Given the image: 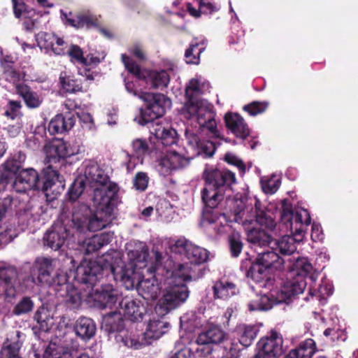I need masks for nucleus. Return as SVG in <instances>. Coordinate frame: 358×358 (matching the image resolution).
Here are the masks:
<instances>
[{"instance_id":"1","label":"nucleus","mask_w":358,"mask_h":358,"mask_svg":"<svg viewBox=\"0 0 358 358\" xmlns=\"http://www.w3.org/2000/svg\"><path fill=\"white\" fill-rule=\"evenodd\" d=\"M128 256L130 262L124 265L120 252L114 251L107 253L98 260H84L76 270L75 278L80 282L94 285L103 272L109 271L113 274L114 279L122 283L127 289L135 287L138 294L148 302L156 300L159 293L164 294V278L142 279L145 269L150 274L156 268H147L148 251L145 248L139 251H129Z\"/></svg>"},{"instance_id":"2","label":"nucleus","mask_w":358,"mask_h":358,"mask_svg":"<svg viewBox=\"0 0 358 358\" xmlns=\"http://www.w3.org/2000/svg\"><path fill=\"white\" fill-rule=\"evenodd\" d=\"M234 220L241 224L247 231V240L254 246L264 247L271 243V235L264 230L255 228L259 224L270 231H277L287 232L297 235L298 241H303L306 229L310 224V215L307 210L296 208L294 210L287 200L282 201L280 222L277 226L269 210L262 208L259 199L256 196L236 199L234 206Z\"/></svg>"},{"instance_id":"3","label":"nucleus","mask_w":358,"mask_h":358,"mask_svg":"<svg viewBox=\"0 0 358 358\" xmlns=\"http://www.w3.org/2000/svg\"><path fill=\"white\" fill-rule=\"evenodd\" d=\"M117 186L107 182L96 186L92 197L94 213L87 206L73 213V228L80 232L96 231L106 227L114 218V208L117 203Z\"/></svg>"},{"instance_id":"4","label":"nucleus","mask_w":358,"mask_h":358,"mask_svg":"<svg viewBox=\"0 0 358 358\" xmlns=\"http://www.w3.org/2000/svg\"><path fill=\"white\" fill-rule=\"evenodd\" d=\"M162 275L164 278V290L162 296L157 301L155 311L160 315H166L171 310L183 303L189 296V291L184 282L193 278V267L189 263L166 262Z\"/></svg>"},{"instance_id":"5","label":"nucleus","mask_w":358,"mask_h":358,"mask_svg":"<svg viewBox=\"0 0 358 358\" xmlns=\"http://www.w3.org/2000/svg\"><path fill=\"white\" fill-rule=\"evenodd\" d=\"M207 130L200 129L197 125L188 124L185 129V140L188 145L187 155L173 150H169L159 160L157 166V171L162 176H168L173 171L186 166L190 159L198 155L211 157L215 152L214 144L206 141L203 136Z\"/></svg>"},{"instance_id":"6","label":"nucleus","mask_w":358,"mask_h":358,"mask_svg":"<svg viewBox=\"0 0 358 358\" xmlns=\"http://www.w3.org/2000/svg\"><path fill=\"white\" fill-rule=\"evenodd\" d=\"M209 88V83L201 76L191 79L186 86L187 101L182 107V113L185 118L195 122L200 129L206 128L211 135L216 136L217 123L213 106L205 99L195 98L207 92Z\"/></svg>"},{"instance_id":"7","label":"nucleus","mask_w":358,"mask_h":358,"mask_svg":"<svg viewBox=\"0 0 358 358\" xmlns=\"http://www.w3.org/2000/svg\"><path fill=\"white\" fill-rule=\"evenodd\" d=\"M205 187L201 192L203 203L210 208L216 207L222 200L226 186L236 182L235 174L229 170L208 167L203 172Z\"/></svg>"},{"instance_id":"8","label":"nucleus","mask_w":358,"mask_h":358,"mask_svg":"<svg viewBox=\"0 0 358 358\" xmlns=\"http://www.w3.org/2000/svg\"><path fill=\"white\" fill-rule=\"evenodd\" d=\"M304 284L301 281L283 284L282 287L268 289V292L257 295L256 298L248 303L250 311L267 310L274 305L279 303H289L292 299L299 294Z\"/></svg>"},{"instance_id":"9","label":"nucleus","mask_w":358,"mask_h":358,"mask_svg":"<svg viewBox=\"0 0 358 358\" xmlns=\"http://www.w3.org/2000/svg\"><path fill=\"white\" fill-rule=\"evenodd\" d=\"M284 260L273 251L259 252L256 262H254L248 276L262 287L267 289L275 288L271 275L275 271H280L284 267Z\"/></svg>"},{"instance_id":"10","label":"nucleus","mask_w":358,"mask_h":358,"mask_svg":"<svg viewBox=\"0 0 358 358\" xmlns=\"http://www.w3.org/2000/svg\"><path fill=\"white\" fill-rule=\"evenodd\" d=\"M36 39L38 46L45 53L59 56L66 54L71 62L82 65L84 61L83 52L77 45L68 47L62 38L53 33L40 32L36 35Z\"/></svg>"},{"instance_id":"11","label":"nucleus","mask_w":358,"mask_h":358,"mask_svg":"<svg viewBox=\"0 0 358 358\" xmlns=\"http://www.w3.org/2000/svg\"><path fill=\"white\" fill-rule=\"evenodd\" d=\"M2 180L8 181L13 176V187L17 192H25L31 189H38L40 179L37 171L32 169L19 170L13 161H6L3 164Z\"/></svg>"},{"instance_id":"12","label":"nucleus","mask_w":358,"mask_h":358,"mask_svg":"<svg viewBox=\"0 0 358 358\" xmlns=\"http://www.w3.org/2000/svg\"><path fill=\"white\" fill-rule=\"evenodd\" d=\"M139 98L147 103V107L140 111V115L134 120L140 125L144 126L165 114L171 107V101L162 94H154L141 92Z\"/></svg>"},{"instance_id":"13","label":"nucleus","mask_w":358,"mask_h":358,"mask_svg":"<svg viewBox=\"0 0 358 358\" xmlns=\"http://www.w3.org/2000/svg\"><path fill=\"white\" fill-rule=\"evenodd\" d=\"M121 58L126 69L129 73L140 80H145L154 88L165 87L168 85L170 78L166 71L142 69L131 58L125 54H122Z\"/></svg>"},{"instance_id":"14","label":"nucleus","mask_w":358,"mask_h":358,"mask_svg":"<svg viewBox=\"0 0 358 358\" xmlns=\"http://www.w3.org/2000/svg\"><path fill=\"white\" fill-rule=\"evenodd\" d=\"M43 150L48 162H52L79 154L80 145L76 141L66 142L57 139L45 144Z\"/></svg>"},{"instance_id":"15","label":"nucleus","mask_w":358,"mask_h":358,"mask_svg":"<svg viewBox=\"0 0 358 358\" xmlns=\"http://www.w3.org/2000/svg\"><path fill=\"white\" fill-rule=\"evenodd\" d=\"M227 338V334L217 324L208 322L206 329L200 333L196 338V343L200 347L196 350L197 353H203L206 351L209 355L211 350L208 346L211 344H219Z\"/></svg>"},{"instance_id":"16","label":"nucleus","mask_w":358,"mask_h":358,"mask_svg":"<svg viewBox=\"0 0 358 358\" xmlns=\"http://www.w3.org/2000/svg\"><path fill=\"white\" fill-rule=\"evenodd\" d=\"M318 275V272L313 269L312 264L307 258H298L293 265L292 271L290 272L291 279H289L284 284L301 281L304 284L301 292L299 293L301 294L307 285L305 277H307L311 283H315Z\"/></svg>"},{"instance_id":"17","label":"nucleus","mask_w":358,"mask_h":358,"mask_svg":"<svg viewBox=\"0 0 358 358\" xmlns=\"http://www.w3.org/2000/svg\"><path fill=\"white\" fill-rule=\"evenodd\" d=\"M71 234L64 223L58 221L44 235V244L53 250H58L64 245Z\"/></svg>"},{"instance_id":"18","label":"nucleus","mask_w":358,"mask_h":358,"mask_svg":"<svg viewBox=\"0 0 358 358\" xmlns=\"http://www.w3.org/2000/svg\"><path fill=\"white\" fill-rule=\"evenodd\" d=\"M79 170L80 174L85 178V182L99 186L110 181L108 173L94 160H85Z\"/></svg>"},{"instance_id":"19","label":"nucleus","mask_w":358,"mask_h":358,"mask_svg":"<svg viewBox=\"0 0 358 358\" xmlns=\"http://www.w3.org/2000/svg\"><path fill=\"white\" fill-rule=\"evenodd\" d=\"M155 313L160 318L152 316L148 322L142 338L145 345H149L152 341L158 340L166 334L170 328L169 323L163 319L165 315H160L155 310Z\"/></svg>"},{"instance_id":"20","label":"nucleus","mask_w":358,"mask_h":358,"mask_svg":"<svg viewBox=\"0 0 358 358\" xmlns=\"http://www.w3.org/2000/svg\"><path fill=\"white\" fill-rule=\"evenodd\" d=\"M282 338L276 331H271L258 342L259 352L270 358H277L283 353Z\"/></svg>"},{"instance_id":"21","label":"nucleus","mask_w":358,"mask_h":358,"mask_svg":"<svg viewBox=\"0 0 358 358\" xmlns=\"http://www.w3.org/2000/svg\"><path fill=\"white\" fill-rule=\"evenodd\" d=\"M224 122L228 129L236 137L245 138L250 134V129L243 117L236 113H227Z\"/></svg>"},{"instance_id":"22","label":"nucleus","mask_w":358,"mask_h":358,"mask_svg":"<svg viewBox=\"0 0 358 358\" xmlns=\"http://www.w3.org/2000/svg\"><path fill=\"white\" fill-rule=\"evenodd\" d=\"M229 220L224 214L206 212L203 215L202 225L208 230H215L217 234L227 231Z\"/></svg>"},{"instance_id":"23","label":"nucleus","mask_w":358,"mask_h":358,"mask_svg":"<svg viewBox=\"0 0 358 358\" xmlns=\"http://www.w3.org/2000/svg\"><path fill=\"white\" fill-rule=\"evenodd\" d=\"M76 120L71 113L56 115L49 122L48 131L51 134H63L71 130Z\"/></svg>"},{"instance_id":"24","label":"nucleus","mask_w":358,"mask_h":358,"mask_svg":"<svg viewBox=\"0 0 358 358\" xmlns=\"http://www.w3.org/2000/svg\"><path fill=\"white\" fill-rule=\"evenodd\" d=\"M150 132L161 141L164 145H171L176 143L178 134L175 129L164 127L158 122H152Z\"/></svg>"},{"instance_id":"25","label":"nucleus","mask_w":358,"mask_h":358,"mask_svg":"<svg viewBox=\"0 0 358 358\" xmlns=\"http://www.w3.org/2000/svg\"><path fill=\"white\" fill-rule=\"evenodd\" d=\"M213 291L215 299L227 300L238 294L239 289L233 282L222 279L215 282Z\"/></svg>"},{"instance_id":"26","label":"nucleus","mask_w":358,"mask_h":358,"mask_svg":"<svg viewBox=\"0 0 358 358\" xmlns=\"http://www.w3.org/2000/svg\"><path fill=\"white\" fill-rule=\"evenodd\" d=\"M55 260L50 258L38 257L34 266L38 271V281L40 283H50V277L55 268Z\"/></svg>"},{"instance_id":"27","label":"nucleus","mask_w":358,"mask_h":358,"mask_svg":"<svg viewBox=\"0 0 358 358\" xmlns=\"http://www.w3.org/2000/svg\"><path fill=\"white\" fill-rule=\"evenodd\" d=\"M101 329L110 334H119L124 329L123 319L121 312H113L103 316Z\"/></svg>"},{"instance_id":"28","label":"nucleus","mask_w":358,"mask_h":358,"mask_svg":"<svg viewBox=\"0 0 358 358\" xmlns=\"http://www.w3.org/2000/svg\"><path fill=\"white\" fill-rule=\"evenodd\" d=\"M259 327L255 324H240L236 328L240 343L244 347L250 346L256 338Z\"/></svg>"},{"instance_id":"29","label":"nucleus","mask_w":358,"mask_h":358,"mask_svg":"<svg viewBox=\"0 0 358 358\" xmlns=\"http://www.w3.org/2000/svg\"><path fill=\"white\" fill-rule=\"evenodd\" d=\"M118 306L122 310L125 317H128L132 321H139L143 317L142 308L137 305V303L131 298L124 297L121 299L118 303Z\"/></svg>"},{"instance_id":"30","label":"nucleus","mask_w":358,"mask_h":358,"mask_svg":"<svg viewBox=\"0 0 358 358\" xmlns=\"http://www.w3.org/2000/svg\"><path fill=\"white\" fill-rule=\"evenodd\" d=\"M121 296L118 291L110 287H107L99 293H97L95 300L101 303L103 307L120 308L118 306Z\"/></svg>"},{"instance_id":"31","label":"nucleus","mask_w":358,"mask_h":358,"mask_svg":"<svg viewBox=\"0 0 358 358\" xmlns=\"http://www.w3.org/2000/svg\"><path fill=\"white\" fill-rule=\"evenodd\" d=\"M14 58L10 55H6L1 59V64L4 70L6 78L13 83L24 79V71H16L13 67Z\"/></svg>"},{"instance_id":"32","label":"nucleus","mask_w":358,"mask_h":358,"mask_svg":"<svg viewBox=\"0 0 358 358\" xmlns=\"http://www.w3.org/2000/svg\"><path fill=\"white\" fill-rule=\"evenodd\" d=\"M61 88L68 93H76L83 91L81 82L69 71H62L59 75Z\"/></svg>"},{"instance_id":"33","label":"nucleus","mask_w":358,"mask_h":358,"mask_svg":"<svg viewBox=\"0 0 358 358\" xmlns=\"http://www.w3.org/2000/svg\"><path fill=\"white\" fill-rule=\"evenodd\" d=\"M42 182L40 180V187L43 192H47L53 186L58 185V186L64 187L62 181L60 180V176L57 171L53 169L51 166L47 167L43 170Z\"/></svg>"},{"instance_id":"34","label":"nucleus","mask_w":358,"mask_h":358,"mask_svg":"<svg viewBox=\"0 0 358 358\" xmlns=\"http://www.w3.org/2000/svg\"><path fill=\"white\" fill-rule=\"evenodd\" d=\"M112 238L113 234L110 233H103L93 236L83 243L85 252L90 254L99 250L103 245L110 243Z\"/></svg>"},{"instance_id":"35","label":"nucleus","mask_w":358,"mask_h":358,"mask_svg":"<svg viewBox=\"0 0 358 358\" xmlns=\"http://www.w3.org/2000/svg\"><path fill=\"white\" fill-rule=\"evenodd\" d=\"M315 343L313 339H306L299 346L291 350L285 358H311L315 352Z\"/></svg>"},{"instance_id":"36","label":"nucleus","mask_w":358,"mask_h":358,"mask_svg":"<svg viewBox=\"0 0 358 358\" xmlns=\"http://www.w3.org/2000/svg\"><path fill=\"white\" fill-rule=\"evenodd\" d=\"M75 330L78 336L88 340L95 334L96 326L91 319L80 317L76 322Z\"/></svg>"},{"instance_id":"37","label":"nucleus","mask_w":358,"mask_h":358,"mask_svg":"<svg viewBox=\"0 0 358 358\" xmlns=\"http://www.w3.org/2000/svg\"><path fill=\"white\" fill-rule=\"evenodd\" d=\"M17 93L23 98L27 107L30 108H38L42 103V98L36 92L31 91L25 85H17Z\"/></svg>"},{"instance_id":"38","label":"nucleus","mask_w":358,"mask_h":358,"mask_svg":"<svg viewBox=\"0 0 358 358\" xmlns=\"http://www.w3.org/2000/svg\"><path fill=\"white\" fill-rule=\"evenodd\" d=\"M185 255L191 262V264H201L208 260L209 253L206 249L190 243L187 244Z\"/></svg>"},{"instance_id":"39","label":"nucleus","mask_w":358,"mask_h":358,"mask_svg":"<svg viewBox=\"0 0 358 358\" xmlns=\"http://www.w3.org/2000/svg\"><path fill=\"white\" fill-rule=\"evenodd\" d=\"M297 235L292 234V236H284L278 240L275 245L279 252L284 255H291L296 250V244L301 241H298Z\"/></svg>"},{"instance_id":"40","label":"nucleus","mask_w":358,"mask_h":358,"mask_svg":"<svg viewBox=\"0 0 358 358\" xmlns=\"http://www.w3.org/2000/svg\"><path fill=\"white\" fill-rule=\"evenodd\" d=\"M115 339L117 343L122 344L123 346L139 349L145 345L143 338L141 341L136 338L131 332L123 329L115 336Z\"/></svg>"},{"instance_id":"41","label":"nucleus","mask_w":358,"mask_h":358,"mask_svg":"<svg viewBox=\"0 0 358 358\" xmlns=\"http://www.w3.org/2000/svg\"><path fill=\"white\" fill-rule=\"evenodd\" d=\"M205 321L201 314L196 315L193 313H187L180 317L181 326L189 331L202 327Z\"/></svg>"},{"instance_id":"42","label":"nucleus","mask_w":358,"mask_h":358,"mask_svg":"<svg viewBox=\"0 0 358 358\" xmlns=\"http://www.w3.org/2000/svg\"><path fill=\"white\" fill-rule=\"evenodd\" d=\"M203 41L201 45L197 42H193L185 52L186 62L188 64H197L199 62L200 54L204 50Z\"/></svg>"},{"instance_id":"43","label":"nucleus","mask_w":358,"mask_h":358,"mask_svg":"<svg viewBox=\"0 0 358 358\" xmlns=\"http://www.w3.org/2000/svg\"><path fill=\"white\" fill-rule=\"evenodd\" d=\"M34 320L39 324L41 327L48 330L52 326V316L49 310L45 307H41L34 315Z\"/></svg>"},{"instance_id":"44","label":"nucleus","mask_w":358,"mask_h":358,"mask_svg":"<svg viewBox=\"0 0 358 358\" xmlns=\"http://www.w3.org/2000/svg\"><path fill=\"white\" fill-rule=\"evenodd\" d=\"M70 353L62 346L56 343H50L45 349L43 358H70Z\"/></svg>"},{"instance_id":"45","label":"nucleus","mask_w":358,"mask_h":358,"mask_svg":"<svg viewBox=\"0 0 358 358\" xmlns=\"http://www.w3.org/2000/svg\"><path fill=\"white\" fill-rule=\"evenodd\" d=\"M131 147L134 155L138 158V162L142 164V157L148 152V144L147 141L142 138H136L131 143Z\"/></svg>"},{"instance_id":"46","label":"nucleus","mask_w":358,"mask_h":358,"mask_svg":"<svg viewBox=\"0 0 358 358\" xmlns=\"http://www.w3.org/2000/svg\"><path fill=\"white\" fill-rule=\"evenodd\" d=\"M309 292L312 296L319 294L321 297L328 296L333 293V285L329 280H323L317 289L311 284L309 287Z\"/></svg>"},{"instance_id":"47","label":"nucleus","mask_w":358,"mask_h":358,"mask_svg":"<svg viewBox=\"0 0 358 358\" xmlns=\"http://www.w3.org/2000/svg\"><path fill=\"white\" fill-rule=\"evenodd\" d=\"M280 184V180L276 176L264 177L261 179L262 188L266 194H274L279 188Z\"/></svg>"},{"instance_id":"48","label":"nucleus","mask_w":358,"mask_h":358,"mask_svg":"<svg viewBox=\"0 0 358 358\" xmlns=\"http://www.w3.org/2000/svg\"><path fill=\"white\" fill-rule=\"evenodd\" d=\"M269 106L268 101H253L249 104L245 105L243 110L252 116L264 113Z\"/></svg>"},{"instance_id":"49","label":"nucleus","mask_w":358,"mask_h":358,"mask_svg":"<svg viewBox=\"0 0 358 358\" xmlns=\"http://www.w3.org/2000/svg\"><path fill=\"white\" fill-rule=\"evenodd\" d=\"M230 251L233 257H238L242 251L243 244L241 236L238 232H234L229 237Z\"/></svg>"},{"instance_id":"50","label":"nucleus","mask_w":358,"mask_h":358,"mask_svg":"<svg viewBox=\"0 0 358 358\" xmlns=\"http://www.w3.org/2000/svg\"><path fill=\"white\" fill-rule=\"evenodd\" d=\"M85 182L81 178H77L69 190V199L76 201L83 192Z\"/></svg>"},{"instance_id":"51","label":"nucleus","mask_w":358,"mask_h":358,"mask_svg":"<svg viewBox=\"0 0 358 358\" xmlns=\"http://www.w3.org/2000/svg\"><path fill=\"white\" fill-rule=\"evenodd\" d=\"M66 289V303L72 308H78L81 303V296L79 292L70 285H67Z\"/></svg>"},{"instance_id":"52","label":"nucleus","mask_w":358,"mask_h":358,"mask_svg":"<svg viewBox=\"0 0 358 358\" xmlns=\"http://www.w3.org/2000/svg\"><path fill=\"white\" fill-rule=\"evenodd\" d=\"M34 308V303L29 297H24L15 306L14 313L22 315L31 311Z\"/></svg>"},{"instance_id":"53","label":"nucleus","mask_w":358,"mask_h":358,"mask_svg":"<svg viewBox=\"0 0 358 358\" xmlns=\"http://www.w3.org/2000/svg\"><path fill=\"white\" fill-rule=\"evenodd\" d=\"M189 243L190 242L182 238L172 241L170 243V249L174 253H184L185 255L187 250V244Z\"/></svg>"},{"instance_id":"54","label":"nucleus","mask_w":358,"mask_h":358,"mask_svg":"<svg viewBox=\"0 0 358 358\" xmlns=\"http://www.w3.org/2000/svg\"><path fill=\"white\" fill-rule=\"evenodd\" d=\"M149 178L145 173H138L134 179V187L139 191H144L148 184Z\"/></svg>"},{"instance_id":"55","label":"nucleus","mask_w":358,"mask_h":358,"mask_svg":"<svg viewBox=\"0 0 358 358\" xmlns=\"http://www.w3.org/2000/svg\"><path fill=\"white\" fill-rule=\"evenodd\" d=\"M16 269L10 266H0V279L5 282H9L10 279L16 275Z\"/></svg>"},{"instance_id":"56","label":"nucleus","mask_w":358,"mask_h":358,"mask_svg":"<svg viewBox=\"0 0 358 358\" xmlns=\"http://www.w3.org/2000/svg\"><path fill=\"white\" fill-rule=\"evenodd\" d=\"M21 103L17 101H10L8 109L5 112V115L12 120L20 115Z\"/></svg>"},{"instance_id":"57","label":"nucleus","mask_w":358,"mask_h":358,"mask_svg":"<svg viewBox=\"0 0 358 358\" xmlns=\"http://www.w3.org/2000/svg\"><path fill=\"white\" fill-rule=\"evenodd\" d=\"M129 52L141 61L147 59L145 51L143 47L140 44H134L129 48Z\"/></svg>"},{"instance_id":"58","label":"nucleus","mask_w":358,"mask_h":358,"mask_svg":"<svg viewBox=\"0 0 358 358\" xmlns=\"http://www.w3.org/2000/svg\"><path fill=\"white\" fill-rule=\"evenodd\" d=\"M77 115L80 122L83 124V127L87 129H92L94 127V122L91 115L88 113L78 112Z\"/></svg>"},{"instance_id":"59","label":"nucleus","mask_w":358,"mask_h":358,"mask_svg":"<svg viewBox=\"0 0 358 358\" xmlns=\"http://www.w3.org/2000/svg\"><path fill=\"white\" fill-rule=\"evenodd\" d=\"M224 158L227 163L237 166L242 171V173L245 172V167L244 164L236 156L231 153H227L226 154Z\"/></svg>"},{"instance_id":"60","label":"nucleus","mask_w":358,"mask_h":358,"mask_svg":"<svg viewBox=\"0 0 358 358\" xmlns=\"http://www.w3.org/2000/svg\"><path fill=\"white\" fill-rule=\"evenodd\" d=\"M79 17H80V22L81 24L80 28H84V27L90 28V27L95 26V24H96L95 19L92 16H91L88 14L79 15Z\"/></svg>"},{"instance_id":"61","label":"nucleus","mask_w":358,"mask_h":358,"mask_svg":"<svg viewBox=\"0 0 358 358\" xmlns=\"http://www.w3.org/2000/svg\"><path fill=\"white\" fill-rule=\"evenodd\" d=\"M324 234L320 224L313 223L311 230V238L313 241H320L323 239Z\"/></svg>"},{"instance_id":"62","label":"nucleus","mask_w":358,"mask_h":358,"mask_svg":"<svg viewBox=\"0 0 358 358\" xmlns=\"http://www.w3.org/2000/svg\"><path fill=\"white\" fill-rule=\"evenodd\" d=\"M104 58V55L101 58L94 57L92 55H88L85 57H84V61L82 63V66L87 67L89 66H95L100 63L101 59Z\"/></svg>"},{"instance_id":"63","label":"nucleus","mask_w":358,"mask_h":358,"mask_svg":"<svg viewBox=\"0 0 358 358\" xmlns=\"http://www.w3.org/2000/svg\"><path fill=\"white\" fill-rule=\"evenodd\" d=\"M199 9L203 13H211L219 9L211 3L206 2L204 0H199Z\"/></svg>"},{"instance_id":"64","label":"nucleus","mask_w":358,"mask_h":358,"mask_svg":"<svg viewBox=\"0 0 358 358\" xmlns=\"http://www.w3.org/2000/svg\"><path fill=\"white\" fill-rule=\"evenodd\" d=\"M190 350L188 348H182L176 353H175L171 358H189ZM202 358H208L206 356Z\"/></svg>"}]
</instances>
